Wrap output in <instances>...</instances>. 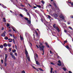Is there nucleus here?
Wrapping results in <instances>:
<instances>
[{
  "label": "nucleus",
  "instance_id": "nucleus-1",
  "mask_svg": "<svg viewBox=\"0 0 73 73\" xmlns=\"http://www.w3.org/2000/svg\"><path fill=\"white\" fill-rule=\"evenodd\" d=\"M25 53L26 55V56L28 60L29 61H30V59L29 58V56L28 55V53L27 50V49L25 48Z\"/></svg>",
  "mask_w": 73,
  "mask_h": 73
},
{
  "label": "nucleus",
  "instance_id": "nucleus-25",
  "mask_svg": "<svg viewBox=\"0 0 73 73\" xmlns=\"http://www.w3.org/2000/svg\"><path fill=\"white\" fill-rule=\"evenodd\" d=\"M63 70H64V71L66 70V69L65 67L63 68Z\"/></svg>",
  "mask_w": 73,
  "mask_h": 73
},
{
  "label": "nucleus",
  "instance_id": "nucleus-17",
  "mask_svg": "<svg viewBox=\"0 0 73 73\" xmlns=\"http://www.w3.org/2000/svg\"><path fill=\"white\" fill-rule=\"evenodd\" d=\"M3 46L5 47H7V44L6 43H5L3 44Z\"/></svg>",
  "mask_w": 73,
  "mask_h": 73
},
{
  "label": "nucleus",
  "instance_id": "nucleus-46",
  "mask_svg": "<svg viewBox=\"0 0 73 73\" xmlns=\"http://www.w3.org/2000/svg\"><path fill=\"white\" fill-rule=\"evenodd\" d=\"M58 62L60 64H61V61H60V60H59L58 61Z\"/></svg>",
  "mask_w": 73,
  "mask_h": 73
},
{
  "label": "nucleus",
  "instance_id": "nucleus-15",
  "mask_svg": "<svg viewBox=\"0 0 73 73\" xmlns=\"http://www.w3.org/2000/svg\"><path fill=\"white\" fill-rule=\"evenodd\" d=\"M20 38H21V40L22 41L24 40V38H23V37L21 36V35H20Z\"/></svg>",
  "mask_w": 73,
  "mask_h": 73
},
{
  "label": "nucleus",
  "instance_id": "nucleus-10",
  "mask_svg": "<svg viewBox=\"0 0 73 73\" xmlns=\"http://www.w3.org/2000/svg\"><path fill=\"white\" fill-rule=\"evenodd\" d=\"M36 37H37V40H35V41H37V40H39V37H38V34L37 33H36Z\"/></svg>",
  "mask_w": 73,
  "mask_h": 73
},
{
  "label": "nucleus",
  "instance_id": "nucleus-36",
  "mask_svg": "<svg viewBox=\"0 0 73 73\" xmlns=\"http://www.w3.org/2000/svg\"><path fill=\"white\" fill-rule=\"evenodd\" d=\"M25 9L24 10V11H25V12H27V11H28V10H27V9H25V8H24Z\"/></svg>",
  "mask_w": 73,
  "mask_h": 73
},
{
  "label": "nucleus",
  "instance_id": "nucleus-35",
  "mask_svg": "<svg viewBox=\"0 0 73 73\" xmlns=\"http://www.w3.org/2000/svg\"><path fill=\"white\" fill-rule=\"evenodd\" d=\"M47 16H48L49 19H50L51 18V17L49 15H47Z\"/></svg>",
  "mask_w": 73,
  "mask_h": 73
},
{
  "label": "nucleus",
  "instance_id": "nucleus-24",
  "mask_svg": "<svg viewBox=\"0 0 73 73\" xmlns=\"http://www.w3.org/2000/svg\"><path fill=\"white\" fill-rule=\"evenodd\" d=\"M38 69H39V70H40V71H44V70H43L41 68H38Z\"/></svg>",
  "mask_w": 73,
  "mask_h": 73
},
{
  "label": "nucleus",
  "instance_id": "nucleus-3",
  "mask_svg": "<svg viewBox=\"0 0 73 73\" xmlns=\"http://www.w3.org/2000/svg\"><path fill=\"white\" fill-rule=\"evenodd\" d=\"M13 53H12L11 52L10 53V55L11 56L12 58H13V59H14V60H15L16 59V58H15V56H14V55H13Z\"/></svg>",
  "mask_w": 73,
  "mask_h": 73
},
{
  "label": "nucleus",
  "instance_id": "nucleus-41",
  "mask_svg": "<svg viewBox=\"0 0 73 73\" xmlns=\"http://www.w3.org/2000/svg\"><path fill=\"white\" fill-rule=\"evenodd\" d=\"M7 45L8 46H9V47H11V44H8Z\"/></svg>",
  "mask_w": 73,
  "mask_h": 73
},
{
  "label": "nucleus",
  "instance_id": "nucleus-57",
  "mask_svg": "<svg viewBox=\"0 0 73 73\" xmlns=\"http://www.w3.org/2000/svg\"><path fill=\"white\" fill-rule=\"evenodd\" d=\"M5 66H7V63H5Z\"/></svg>",
  "mask_w": 73,
  "mask_h": 73
},
{
  "label": "nucleus",
  "instance_id": "nucleus-13",
  "mask_svg": "<svg viewBox=\"0 0 73 73\" xmlns=\"http://www.w3.org/2000/svg\"><path fill=\"white\" fill-rule=\"evenodd\" d=\"M35 55H36V56H35L34 57H35V58L36 59V58H38V55H37V54L36 53L35 54Z\"/></svg>",
  "mask_w": 73,
  "mask_h": 73
},
{
  "label": "nucleus",
  "instance_id": "nucleus-16",
  "mask_svg": "<svg viewBox=\"0 0 73 73\" xmlns=\"http://www.w3.org/2000/svg\"><path fill=\"white\" fill-rule=\"evenodd\" d=\"M12 29H13V31H14V32H16V28H13V27H12Z\"/></svg>",
  "mask_w": 73,
  "mask_h": 73
},
{
  "label": "nucleus",
  "instance_id": "nucleus-31",
  "mask_svg": "<svg viewBox=\"0 0 73 73\" xmlns=\"http://www.w3.org/2000/svg\"><path fill=\"white\" fill-rule=\"evenodd\" d=\"M53 70V68H51V71H50V73H52V70Z\"/></svg>",
  "mask_w": 73,
  "mask_h": 73
},
{
  "label": "nucleus",
  "instance_id": "nucleus-12",
  "mask_svg": "<svg viewBox=\"0 0 73 73\" xmlns=\"http://www.w3.org/2000/svg\"><path fill=\"white\" fill-rule=\"evenodd\" d=\"M53 25L54 28H55V29H57V27H56V24H54Z\"/></svg>",
  "mask_w": 73,
  "mask_h": 73
},
{
  "label": "nucleus",
  "instance_id": "nucleus-50",
  "mask_svg": "<svg viewBox=\"0 0 73 73\" xmlns=\"http://www.w3.org/2000/svg\"><path fill=\"white\" fill-rule=\"evenodd\" d=\"M71 18H72V19H73V15H72L70 16Z\"/></svg>",
  "mask_w": 73,
  "mask_h": 73
},
{
  "label": "nucleus",
  "instance_id": "nucleus-47",
  "mask_svg": "<svg viewBox=\"0 0 73 73\" xmlns=\"http://www.w3.org/2000/svg\"><path fill=\"white\" fill-rule=\"evenodd\" d=\"M64 32L65 33H66V30L64 29Z\"/></svg>",
  "mask_w": 73,
  "mask_h": 73
},
{
  "label": "nucleus",
  "instance_id": "nucleus-60",
  "mask_svg": "<svg viewBox=\"0 0 73 73\" xmlns=\"http://www.w3.org/2000/svg\"><path fill=\"white\" fill-rule=\"evenodd\" d=\"M33 8H37V7L34 6Z\"/></svg>",
  "mask_w": 73,
  "mask_h": 73
},
{
  "label": "nucleus",
  "instance_id": "nucleus-45",
  "mask_svg": "<svg viewBox=\"0 0 73 73\" xmlns=\"http://www.w3.org/2000/svg\"><path fill=\"white\" fill-rule=\"evenodd\" d=\"M27 15H29H29H29V13L28 12L27 13Z\"/></svg>",
  "mask_w": 73,
  "mask_h": 73
},
{
  "label": "nucleus",
  "instance_id": "nucleus-52",
  "mask_svg": "<svg viewBox=\"0 0 73 73\" xmlns=\"http://www.w3.org/2000/svg\"><path fill=\"white\" fill-rule=\"evenodd\" d=\"M22 73H25V71H23L22 72Z\"/></svg>",
  "mask_w": 73,
  "mask_h": 73
},
{
  "label": "nucleus",
  "instance_id": "nucleus-20",
  "mask_svg": "<svg viewBox=\"0 0 73 73\" xmlns=\"http://www.w3.org/2000/svg\"><path fill=\"white\" fill-rule=\"evenodd\" d=\"M29 46H30V47H31L32 46V43H31V42H29Z\"/></svg>",
  "mask_w": 73,
  "mask_h": 73
},
{
  "label": "nucleus",
  "instance_id": "nucleus-22",
  "mask_svg": "<svg viewBox=\"0 0 73 73\" xmlns=\"http://www.w3.org/2000/svg\"><path fill=\"white\" fill-rule=\"evenodd\" d=\"M3 21L5 22V23H6V20H5V18H3Z\"/></svg>",
  "mask_w": 73,
  "mask_h": 73
},
{
  "label": "nucleus",
  "instance_id": "nucleus-43",
  "mask_svg": "<svg viewBox=\"0 0 73 73\" xmlns=\"http://www.w3.org/2000/svg\"><path fill=\"white\" fill-rule=\"evenodd\" d=\"M68 42V41L67 40H65V41H64V43H66V42Z\"/></svg>",
  "mask_w": 73,
  "mask_h": 73
},
{
  "label": "nucleus",
  "instance_id": "nucleus-53",
  "mask_svg": "<svg viewBox=\"0 0 73 73\" xmlns=\"http://www.w3.org/2000/svg\"><path fill=\"white\" fill-rule=\"evenodd\" d=\"M12 41V40H11L9 41V42H11Z\"/></svg>",
  "mask_w": 73,
  "mask_h": 73
},
{
  "label": "nucleus",
  "instance_id": "nucleus-48",
  "mask_svg": "<svg viewBox=\"0 0 73 73\" xmlns=\"http://www.w3.org/2000/svg\"><path fill=\"white\" fill-rule=\"evenodd\" d=\"M8 40H9V41H10L11 40H12V39L10 38L8 39Z\"/></svg>",
  "mask_w": 73,
  "mask_h": 73
},
{
  "label": "nucleus",
  "instance_id": "nucleus-59",
  "mask_svg": "<svg viewBox=\"0 0 73 73\" xmlns=\"http://www.w3.org/2000/svg\"><path fill=\"white\" fill-rule=\"evenodd\" d=\"M10 12H11V13H14V12H12V11H11V10H10Z\"/></svg>",
  "mask_w": 73,
  "mask_h": 73
},
{
  "label": "nucleus",
  "instance_id": "nucleus-32",
  "mask_svg": "<svg viewBox=\"0 0 73 73\" xmlns=\"http://www.w3.org/2000/svg\"><path fill=\"white\" fill-rule=\"evenodd\" d=\"M53 4L54 5L55 7H56V8L57 7V6H56V4H55L54 3H53Z\"/></svg>",
  "mask_w": 73,
  "mask_h": 73
},
{
  "label": "nucleus",
  "instance_id": "nucleus-30",
  "mask_svg": "<svg viewBox=\"0 0 73 73\" xmlns=\"http://www.w3.org/2000/svg\"><path fill=\"white\" fill-rule=\"evenodd\" d=\"M19 16H21V17H23V15H22V14H19Z\"/></svg>",
  "mask_w": 73,
  "mask_h": 73
},
{
  "label": "nucleus",
  "instance_id": "nucleus-55",
  "mask_svg": "<svg viewBox=\"0 0 73 73\" xmlns=\"http://www.w3.org/2000/svg\"><path fill=\"white\" fill-rule=\"evenodd\" d=\"M1 62L2 64H3V60H1Z\"/></svg>",
  "mask_w": 73,
  "mask_h": 73
},
{
  "label": "nucleus",
  "instance_id": "nucleus-11",
  "mask_svg": "<svg viewBox=\"0 0 73 73\" xmlns=\"http://www.w3.org/2000/svg\"><path fill=\"white\" fill-rule=\"evenodd\" d=\"M35 61H36V64H37V65H40V63H39V62H38V61H36V58H35Z\"/></svg>",
  "mask_w": 73,
  "mask_h": 73
},
{
  "label": "nucleus",
  "instance_id": "nucleus-38",
  "mask_svg": "<svg viewBox=\"0 0 73 73\" xmlns=\"http://www.w3.org/2000/svg\"><path fill=\"white\" fill-rule=\"evenodd\" d=\"M10 26V25H9V23H7V27H9Z\"/></svg>",
  "mask_w": 73,
  "mask_h": 73
},
{
  "label": "nucleus",
  "instance_id": "nucleus-37",
  "mask_svg": "<svg viewBox=\"0 0 73 73\" xmlns=\"http://www.w3.org/2000/svg\"><path fill=\"white\" fill-rule=\"evenodd\" d=\"M13 53H14V52H16V50H13Z\"/></svg>",
  "mask_w": 73,
  "mask_h": 73
},
{
  "label": "nucleus",
  "instance_id": "nucleus-44",
  "mask_svg": "<svg viewBox=\"0 0 73 73\" xmlns=\"http://www.w3.org/2000/svg\"><path fill=\"white\" fill-rule=\"evenodd\" d=\"M51 64H52V65H54V64L53 62H51L50 63Z\"/></svg>",
  "mask_w": 73,
  "mask_h": 73
},
{
  "label": "nucleus",
  "instance_id": "nucleus-54",
  "mask_svg": "<svg viewBox=\"0 0 73 73\" xmlns=\"http://www.w3.org/2000/svg\"><path fill=\"white\" fill-rule=\"evenodd\" d=\"M11 31H12V30H11V29H9V32H11Z\"/></svg>",
  "mask_w": 73,
  "mask_h": 73
},
{
  "label": "nucleus",
  "instance_id": "nucleus-29",
  "mask_svg": "<svg viewBox=\"0 0 73 73\" xmlns=\"http://www.w3.org/2000/svg\"><path fill=\"white\" fill-rule=\"evenodd\" d=\"M5 40H8V37H6H6H5Z\"/></svg>",
  "mask_w": 73,
  "mask_h": 73
},
{
  "label": "nucleus",
  "instance_id": "nucleus-14",
  "mask_svg": "<svg viewBox=\"0 0 73 73\" xmlns=\"http://www.w3.org/2000/svg\"><path fill=\"white\" fill-rule=\"evenodd\" d=\"M1 36H3V37H5V34L4 33H3L1 34Z\"/></svg>",
  "mask_w": 73,
  "mask_h": 73
},
{
  "label": "nucleus",
  "instance_id": "nucleus-40",
  "mask_svg": "<svg viewBox=\"0 0 73 73\" xmlns=\"http://www.w3.org/2000/svg\"><path fill=\"white\" fill-rule=\"evenodd\" d=\"M32 67H33V68H34V69H36V70H37L36 68H35V67H34V66H32Z\"/></svg>",
  "mask_w": 73,
  "mask_h": 73
},
{
  "label": "nucleus",
  "instance_id": "nucleus-6",
  "mask_svg": "<svg viewBox=\"0 0 73 73\" xmlns=\"http://www.w3.org/2000/svg\"><path fill=\"white\" fill-rule=\"evenodd\" d=\"M51 15L52 16H54L55 17H58V15L56 13H54L53 15L51 14Z\"/></svg>",
  "mask_w": 73,
  "mask_h": 73
},
{
  "label": "nucleus",
  "instance_id": "nucleus-8",
  "mask_svg": "<svg viewBox=\"0 0 73 73\" xmlns=\"http://www.w3.org/2000/svg\"><path fill=\"white\" fill-rule=\"evenodd\" d=\"M0 5H1V6L2 7L4 8H7V7L6 6H4V5H3L2 4H1L0 3Z\"/></svg>",
  "mask_w": 73,
  "mask_h": 73
},
{
  "label": "nucleus",
  "instance_id": "nucleus-9",
  "mask_svg": "<svg viewBox=\"0 0 73 73\" xmlns=\"http://www.w3.org/2000/svg\"><path fill=\"white\" fill-rule=\"evenodd\" d=\"M62 26L63 28H66V25L65 23H63L62 24Z\"/></svg>",
  "mask_w": 73,
  "mask_h": 73
},
{
  "label": "nucleus",
  "instance_id": "nucleus-56",
  "mask_svg": "<svg viewBox=\"0 0 73 73\" xmlns=\"http://www.w3.org/2000/svg\"><path fill=\"white\" fill-rule=\"evenodd\" d=\"M71 4L72 6H73V2L71 3Z\"/></svg>",
  "mask_w": 73,
  "mask_h": 73
},
{
  "label": "nucleus",
  "instance_id": "nucleus-21",
  "mask_svg": "<svg viewBox=\"0 0 73 73\" xmlns=\"http://www.w3.org/2000/svg\"><path fill=\"white\" fill-rule=\"evenodd\" d=\"M45 44L46 45V46L48 47V48H49V46L48 45V44L47 42L45 43Z\"/></svg>",
  "mask_w": 73,
  "mask_h": 73
},
{
  "label": "nucleus",
  "instance_id": "nucleus-62",
  "mask_svg": "<svg viewBox=\"0 0 73 73\" xmlns=\"http://www.w3.org/2000/svg\"><path fill=\"white\" fill-rule=\"evenodd\" d=\"M69 73H72V72H71L70 71H69Z\"/></svg>",
  "mask_w": 73,
  "mask_h": 73
},
{
  "label": "nucleus",
  "instance_id": "nucleus-4",
  "mask_svg": "<svg viewBox=\"0 0 73 73\" xmlns=\"http://www.w3.org/2000/svg\"><path fill=\"white\" fill-rule=\"evenodd\" d=\"M25 36H26V37H28L29 38V37H31V35L28 34V33H25Z\"/></svg>",
  "mask_w": 73,
  "mask_h": 73
},
{
  "label": "nucleus",
  "instance_id": "nucleus-51",
  "mask_svg": "<svg viewBox=\"0 0 73 73\" xmlns=\"http://www.w3.org/2000/svg\"><path fill=\"white\" fill-rule=\"evenodd\" d=\"M4 28L3 27H2V30L3 31V30H4Z\"/></svg>",
  "mask_w": 73,
  "mask_h": 73
},
{
  "label": "nucleus",
  "instance_id": "nucleus-28",
  "mask_svg": "<svg viewBox=\"0 0 73 73\" xmlns=\"http://www.w3.org/2000/svg\"><path fill=\"white\" fill-rule=\"evenodd\" d=\"M57 65L58 66H61V63H58Z\"/></svg>",
  "mask_w": 73,
  "mask_h": 73
},
{
  "label": "nucleus",
  "instance_id": "nucleus-34",
  "mask_svg": "<svg viewBox=\"0 0 73 73\" xmlns=\"http://www.w3.org/2000/svg\"><path fill=\"white\" fill-rule=\"evenodd\" d=\"M42 3V4H44V3H45V2L44 1H41Z\"/></svg>",
  "mask_w": 73,
  "mask_h": 73
},
{
  "label": "nucleus",
  "instance_id": "nucleus-42",
  "mask_svg": "<svg viewBox=\"0 0 73 73\" xmlns=\"http://www.w3.org/2000/svg\"><path fill=\"white\" fill-rule=\"evenodd\" d=\"M56 29L57 30V31H58V32H60V30H59V29H58V27H57V29Z\"/></svg>",
  "mask_w": 73,
  "mask_h": 73
},
{
  "label": "nucleus",
  "instance_id": "nucleus-2",
  "mask_svg": "<svg viewBox=\"0 0 73 73\" xmlns=\"http://www.w3.org/2000/svg\"><path fill=\"white\" fill-rule=\"evenodd\" d=\"M39 47L40 50H41V51L42 50L43 53H44V46H42L41 47V46H39Z\"/></svg>",
  "mask_w": 73,
  "mask_h": 73
},
{
  "label": "nucleus",
  "instance_id": "nucleus-61",
  "mask_svg": "<svg viewBox=\"0 0 73 73\" xmlns=\"http://www.w3.org/2000/svg\"><path fill=\"white\" fill-rule=\"evenodd\" d=\"M15 49H17V46H16V45H15Z\"/></svg>",
  "mask_w": 73,
  "mask_h": 73
},
{
  "label": "nucleus",
  "instance_id": "nucleus-64",
  "mask_svg": "<svg viewBox=\"0 0 73 73\" xmlns=\"http://www.w3.org/2000/svg\"><path fill=\"white\" fill-rule=\"evenodd\" d=\"M40 45H42V43H40Z\"/></svg>",
  "mask_w": 73,
  "mask_h": 73
},
{
  "label": "nucleus",
  "instance_id": "nucleus-27",
  "mask_svg": "<svg viewBox=\"0 0 73 73\" xmlns=\"http://www.w3.org/2000/svg\"><path fill=\"white\" fill-rule=\"evenodd\" d=\"M0 48H3V45H1V46H0Z\"/></svg>",
  "mask_w": 73,
  "mask_h": 73
},
{
  "label": "nucleus",
  "instance_id": "nucleus-49",
  "mask_svg": "<svg viewBox=\"0 0 73 73\" xmlns=\"http://www.w3.org/2000/svg\"><path fill=\"white\" fill-rule=\"evenodd\" d=\"M68 25L70 24V22H68Z\"/></svg>",
  "mask_w": 73,
  "mask_h": 73
},
{
  "label": "nucleus",
  "instance_id": "nucleus-7",
  "mask_svg": "<svg viewBox=\"0 0 73 73\" xmlns=\"http://www.w3.org/2000/svg\"><path fill=\"white\" fill-rule=\"evenodd\" d=\"M8 57V55L7 54H5V62H6L7 61V58Z\"/></svg>",
  "mask_w": 73,
  "mask_h": 73
},
{
  "label": "nucleus",
  "instance_id": "nucleus-18",
  "mask_svg": "<svg viewBox=\"0 0 73 73\" xmlns=\"http://www.w3.org/2000/svg\"><path fill=\"white\" fill-rule=\"evenodd\" d=\"M65 47L66 48L68 49V50H69V49H70V48H69V47L68 46H67V45Z\"/></svg>",
  "mask_w": 73,
  "mask_h": 73
},
{
  "label": "nucleus",
  "instance_id": "nucleus-58",
  "mask_svg": "<svg viewBox=\"0 0 73 73\" xmlns=\"http://www.w3.org/2000/svg\"><path fill=\"white\" fill-rule=\"evenodd\" d=\"M17 54L16 53H15V56H17Z\"/></svg>",
  "mask_w": 73,
  "mask_h": 73
},
{
  "label": "nucleus",
  "instance_id": "nucleus-5",
  "mask_svg": "<svg viewBox=\"0 0 73 73\" xmlns=\"http://www.w3.org/2000/svg\"><path fill=\"white\" fill-rule=\"evenodd\" d=\"M60 19H63V20H64V16L62 14L60 15Z\"/></svg>",
  "mask_w": 73,
  "mask_h": 73
},
{
  "label": "nucleus",
  "instance_id": "nucleus-19",
  "mask_svg": "<svg viewBox=\"0 0 73 73\" xmlns=\"http://www.w3.org/2000/svg\"><path fill=\"white\" fill-rule=\"evenodd\" d=\"M28 21V24H31V21L29 20H28L27 21Z\"/></svg>",
  "mask_w": 73,
  "mask_h": 73
},
{
  "label": "nucleus",
  "instance_id": "nucleus-39",
  "mask_svg": "<svg viewBox=\"0 0 73 73\" xmlns=\"http://www.w3.org/2000/svg\"><path fill=\"white\" fill-rule=\"evenodd\" d=\"M25 19L26 20H28V18L26 17H25Z\"/></svg>",
  "mask_w": 73,
  "mask_h": 73
},
{
  "label": "nucleus",
  "instance_id": "nucleus-63",
  "mask_svg": "<svg viewBox=\"0 0 73 73\" xmlns=\"http://www.w3.org/2000/svg\"><path fill=\"white\" fill-rule=\"evenodd\" d=\"M58 20L59 21H61V19H58Z\"/></svg>",
  "mask_w": 73,
  "mask_h": 73
},
{
  "label": "nucleus",
  "instance_id": "nucleus-26",
  "mask_svg": "<svg viewBox=\"0 0 73 73\" xmlns=\"http://www.w3.org/2000/svg\"><path fill=\"white\" fill-rule=\"evenodd\" d=\"M68 28H69L70 29H71V30H73V28H72L70 26L68 27Z\"/></svg>",
  "mask_w": 73,
  "mask_h": 73
},
{
  "label": "nucleus",
  "instance_id": "nucleus-23",
  "mask_svg": "<svg viewBox=\"0 0 73 73\" xmlns=\"http://www.w3.org/2000/svg\"><path fill=\"white\" fill-rule=\"evenodd\" d=\"M29 27H30V28H32V27H33V25L30 24V25H29Z\"/></svg>",
  "mask_w": 73,
  "mask_h": 73
},
{
  "label": "nucleus",
  "instance_id": "nucleus-33",
  "mask_svg": "<svg viewBox=\"0 0 73 73\" xmlns=\"http://www.w3.org/2000/svg\"><path fill=\"white\" fill-rule=\"evenodd\" d=\"M37 7H38V8H41V6L40 5H37Z\"/></svg>",
  "mask_w": 73,
  "mask_h": 73
}]
</instances>
